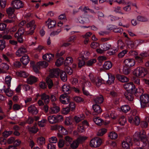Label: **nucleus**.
<instances>
[{"label":"nucleus","mask_w":149,"mask_h":149,"mask_svg":"<svg viewBox=\"0 0 149 149\" xmlns=\"http://www.w3.org/2000/svg\"><path fill=\"white\" fill-rule=\"evenodd\" d=\"M146 134V132L143 130L136 131L134 133L133 137V140L135 144L138 146H140V141L142 142V138Z\"/></svg>","instance_id":"obj_1"},{"label":"nucleus","mask_w":149,"mask_h":149,"mask_svg":"<svg viewBox=\"0 0 149 149\" xmlns=\"http://www.w3.org/2000/svg\"><path fill=\"white\" fill-rule=\"evenodd\" d=\"M26 23L25 21H22L20 22L18 24L19 29L18 31L15 34V37L17 38L19 42L22 43L23 41L22 39V35L23 34L25 30L22 27Z\"/></svg>","instance_id":"obj_2"},{"label":"nucleus","mask_w":149,"mask_h":149,"mask_svg":"<svg viewBox=\"0 0 149 149\" xmlns=\"http://www.w3.org/2000/svg\"><path fill=\"white\" fill-rule=\"evenodd\" d=\"M132 74L135 77L141 78L146 76V72L144 68L138 67L133 70Z\"/></svg>","instance_id":"obj_3"},{"label":"nucleus","mask_w":149,"mask_h":149,"mask_svg":"<svg viewBox=\"0 0 149 149\" xmlns=\"http://www.w3.org/2000/svg\"><path fill=\"white\" fill-rule=\"evenodd\" d=\"M102 141L100 138L96 137L91 139L90 141V146L92 147L97 148L101 144Z\"/></svg>","instance_id":"obj_4"},{"label":"nucleus","mask_w":149,"mask_h":149,"mask_svg":"<svg viewBox=\"0 0 149 149\" xmlns=\"http://www.w3.org/2000/svg\"><path fill=\"white\" fill-rule=\"evenodd\" d=\"M26 26L28 29L26 32V34L29 35H32L36 27L35 21L34 20L30 21L27 24Z\"/></svg>","instance_id":"obj_5"},{"label":"nucleus","mask_w":149,"mask_h":149,"mask_svg":"<svg viewBox=\"0 0 149 149\" xmlns=\"http://www.w3.org/2000/svg\"><path fill=\"white\" fill-rule=\"evenodd\" d=\"M132 144V139L129 136L122 143V146L124 149H130V146Z\"/></svg>","instance_id":"obj_6"},{"label":"nucleus","mask_w":149,"mask_h":149,"mask_svg":"<svg viewBox=\"0 0 149 149\" xmlns=\"http://www.w3.org/2000/svg\"><path fill=\"white\" fill-rule=\"evenodd\" d=\"M140 104L142 108H144L146 104L149 102V95L144 94L140 96Z\"/></svg>","instance_id":"obj_7"},{"label":"nucleus","mask_w":149,"mask_h":149,"mask_svg":"<svg viewBox=\"0 0 149 149\" xmlns=\"http://www.w3.org/2000/svg\"><path fill=\"white\" fill-rule=\"evenodd\" d=\"M49 76L51 78L57 77L59 76V74L60 72V69L58 68L51 69L49 70Z\"/></svg>","instance_id":"obj_8"},{"label":"nucleus","mask_w":149,"mask_h":149,"mask_svg":"<svg viewBox=\"0 0 149 149\" xmlns=\"http://www.w3.org/2000/svg\"><path fill=\"white\" fill-rule=\"evenodd\" d=\"M59 99L61 102L64 104H68L70 102L69 97L66 94L61 95Z\"/></svg>","instance_id":"obj_9"},{"label":"nucleus","mask_w":149,"mask_h":149,"mask_svg":"<svg viewBox=\"0 0 149 149\" xmlns=\"http://www.w3.org/2000/svg\"><path fill=\"white\" fill-rule=\"evenodd\" d=\"M124 63L125 65L128 67H132L135 64V61L132 58H127L125 60Z\"/></svg>","instance_id":"obj_10"},{"label":"nucleus","mask_w":149,"mask_h":149,"mask_svg":"<svg viewBox=\"0 0 149 149\" xmlns=\"http://www.w3.org/2000/svg\"><path fill=\"white\" fill-rule=\"evenodd\" d=\"M52 106L51 107L49 110V112L50 113L52 114L56 113L60 111L59 107L56 106L54 103H52Z\"/></svg>","instance_id":"obj_11"},{"label":"nucleus","mask_w":149,"mask_h":149,"mask_svg":"<svg viewBox=\"0 0 149 149\" xmlns=\"http://www.w3.org/2000/svg\"><path fill=\"white\" fill-rule=\"evenodd\" d=\"M13 6L17 9H18L23 7V4L22 2L19 0H15L12 3Z\"/></svg>","instance_id":"obj_12"},{"label":"nucleus","mask_w":149,"mask_h":149,"mask_svg":"<svg viewBox=\"0 0 149 149\" xmlns=\"http://www.w3.org/2000/svg\"><path fill=\"white\" fill-rule=\"evenodd\" d=\"M38 80V78L33 76H30L28 77L26 80L27 83L32 85L36 82Z\"/></svg>","instance_id":"obj_13"},{"label":"nucleus","mask_w":149,"mask_h":149,"mask_svg":"<svg viewBox=\"0 0 149 149\" xmlns=\"http://www.w3.org/2000/svg\"><path fill=\"white\" fill-rule=\"evenodd\" d=\"M9 65L6 63H2L0 64V73H4L9 69Z\"/></svg>","instance_id":"obj_14"},{"label":"nucleus","mask_w":149,"mask_h":149,"mask_svg":"<svg viewBox=\"0 0 149 149\" xmlns=\"http://www.w3.org/2000/svg\"><path fill=\"white\" fill-rule=\"evenodd\" d=\"M27 52L26 49L24 47H20L16 52V55L18 57H20Z\"/></svg>","instance_id":"obj_15"},{"label":"nucleus","mask_w":149,"mask_h":149,"mask_svg":"<svg viewBox=\"0 0 149 149\" xmlns=\"http://www.w3.org/2000/svg\"><path fill=\"white\" fill-rule=\"evenodd\" d=\"M142 140L143 146H149V132L148 134L147 137L146 135H144L142 138Z\"/></svg>","instance_id":"obj_16"},{"label":"nucleus","mask_w":149,"mask_h":149,"mask_svg":"<svg viewBox=\"0 0 149 149\" xmlns=\"http://www.w3.org/2000/svg\"><path fill=\"white\" fill-rule=\"evenodd\" d=\"M124 87L127 91H132L134 89V86L132 82L125 84L124 85Z\"/></svg>","instance_id":"obj_17"},{"label":"nucleus","mask_w":149,"mask_h":149,"mask_svg":"<svg viewBox=\"0 0 149 149\" xmlns=\"http://www.w3.org/2000/svg\"><path fill=\"white\" fill-rule=\"evenodd\" d=\"M47 26L49 29H50L55 26L56 24V22L55 20L48 19L46 22Z\"/></svg>","instance_id":"obj_18"},{"label":"nucleus","mask_w":149,"mask_h":149,"mask_svg":"<svg viewBox=\"0 0 149 149\" xmlns=\"http://www.w3.org/2000/svg\"><path fill=\"white\" fill-rule=\"evenodd\" d=\"M116 77L118 80L122 82H126L129 81L128 78L124 75L118 74L116 75Z\"/></svg>","instance_id":"obj_19"},{"label":"nucleus","mask_w":149,"mask_h":149,"mask_svg":"<svg viewBox=\"0 0 149 149\" xmlns=\"http://www.w3.org/2000/svg\"><path fill=\"white\" fill-rule=\"evenodd\" d=\"M41 99L43 100L44 103L46 104L48 103L49 102L50 97L49 95L45 93H43L41 95Z\"/></svg>","instance_id":"obj_20"},{"label":"nucleus","mask_w":149,"mask_h":149,"mask_svg":"<svg viewBox=\"0 0 149 149\" xmlns=\"http://www.w3.org/2000/svg\"><path fill=\"white\" fill-rule=\"evenodd\" d=\"M85 58L84 56L80 57L78 58V66L81 68L86 64L84 61Z\"/></svg>","instance_id":"obj_21"},{"label":"nucleus","mask_w":149,"mask_h":149,"mask_svg":"<svg viewBox=\"0 0 149 149\" xmlns=\"http://www.w3.org/2000/svg\"><path fill=\"white\" fill-rule=\"evenodd\" d=\"M94 101L96 104H101L103 102L104 99L102 96L100 95L94 98Z\"/></svg>","instance_id":"obj_22"},{"label":"nucleus","mask_w":149,"mask_h":149,"mask_svg":"<svg viewBox=\"0 0 149 149\" xmlns=\"http://www.w3.org/2000/svg\"><path fill=\"white\" fill-rule=\"evenodd\" d=\"M54 55L53 54H46L42 56L43 58L47 61L52 60L54 58Z\"/></svg>","instance_id":"obj_23"},{"label":"nucleus","mask_w":149,"mask_h":149,"mask_svg":"<svg viewBox=\"0 0 149 149\" xmlns=\"http://www.w3.org/2000/svg\"><path fill=\"white\" fill-rule=\"evenodd\" d=\"M28 111L30 113L33 114H36L38 113L36 108L33 105H31L29 107Z\"/></svg>","instance_id":"obj_24"},{"label":"nucleus","mask_w":149,"mask_h":149,"mask_svg":"<svg viewBox=\"0 0 149 149\" xmlns=\"http://www.w3.org/2000/svg\"><path fill=\"white\" fill-rule=\"evenodd\" d=\"M10 86H8L7 88L5 89L4 88L3 90L4 91V92L5 93L7 96L9 97L12 96L13 93V91L11 90L10 88Z\"/></svg>","instance_id":"obj_25"},{"label":"nucleus","mask_w":149,"mask_h":149,"mask_svg":"<svg viewBox=\"0 0 149 149\" xmlns=\"http://www.w3.org/2000/svg\"><path fill=\"white\" fill-rule=\"evenodd\" d=\"M63 91L66 94H68L70 92V87L67 84H64L62 86Z\"/></svg>","instance_id":"obj_26"},{"label":"nucleus","mask_w":149,"mask_h":149,"mask_svg":"<svg viewBox=\"0 0 149 149\" xmlns=\"http://www.w3.org/2000/svg\"><path fill=\"white\" fill-rule=\"evenodd\" d=\"M112 64L111 62L107 61L104 63L103 67L104 69L106 70H109L112 67Z\"/></svg>","instance_id":"obj_27"},{"label":"nucleus","mask_w":149,"mask_h":149,"mask_svg":"<svg viewBox=\"0 0 149 149\" xmlns=\"http://www.w3.org/2000/svg\"><path fill=\"white\" fill-rule=\"evenodd\" d=\"M81 84H82V88L83 87H84V88L85 87H89L91 85V83L88 81L86 79H84L82 80L81 81Z\"/></svg>","instance_id":"obj_28"},{"label":"nucleus","mask_w":149,"mask_h":149,"mask_svg":"<svg viewBox=\"0 0 149 149\" xmlns=\"http://www.w3.org/2000/svg\"><path fill=\"white\" fill-rule=\"evenodd\" d=\"M20 60L23 64L25 65H26L30 61L29 56L27 55L22 56Z\"/></svg>","instance_id":"obj_29"},{"label":"nucleus","mask_w":149,"mask_h":149,"mask_svg":"<svg viewBox=\"0 0 149 149\" xmlns=\"http://www.w3.org/2000/svg\"><path fill=\"white\" fill-rule=\"evenodd\" d=\"M93 108L96 114H99L102 112V109L99 105H93Z\"/></svg>","instance_id":"obj_30"},{"label":"nucleus","mask_w":149,"mask_h":149,"mask_svg":"<svg viewBox=\"0 0 149 149\" xmlns=\"http://www.w3.org/2000/svg\"><path fill=\"white\" fill-rule=\"evenodd\" d=\"M60 78L62 81L64 82L66 81L67 80L68 78L65 72L61 70L60 71Z\"/></svg>","instance_id":"obj_31"},{"label":"nucleus","mask_w":149,"mask_h":149,"mask_svg":"<svg viewBox=\"0 0 149 149\" xmlns=\"http://www.w3.org/2000/svg\"><path fill=\"white\" fill-rule=\"evenodd\" d=\"M73 62L72 58L70 56L67 57L65 60L64 64L65 66L71 65Z\"/></svg>","instance_id":"obj_32"},{"label":"nucleus","mask_w":149,"mask_h":149,"mask_svg":"<svg viewBox=\"0 0 149 149\" xmlns=\"http://www.w3.org/2000/svg\"><path fill=\"white\" fill-rule=\"evenodd\" d=\"M37 65L39 68H45L47 67L48 65V63L46 61H40L37 63Z\"/></svg>","instance_id":"obj_33"},{"label":"nucleus","mask_w":149,"mask_h":149,"mask_svg":"<svg viewBox=\"0 0 149 149\" xmlns=\"http://www.w3.org/2000/svg\"><path fill=\"white\" fill-rule=\"evenodd\" d=\"M108 136L111 139H115L117 138L118 135L115 132H111L108 134Z\"/></svg>","instance_id":"obj_34"},{"label":"nucleus","mask_w":149,"mask_h":149,"mask_svg":"<svg viewBox=\"0 0 149 149\" xmlns=\"http://www.w3.org/2000/svg\"><path fill=\"white\" fill-rule=\"evenodd\" d=\"M50 77L48 76L46 78V81L49 89L51 88L53 86V83L50 78Z\"/></svg>","instance_id":"obj_35"},{"label":"nucleus","mask_w":149,"mask_h":149,"mask_svg":"<svg viewBox=\"0 0 149 149\" xmlns=\"http://www.w3.org/2000/svg\"><path fill=\"white\" fill-rule=\"evenodd\" d=\"M86 18L84 17L80 16L75 19V21L77 23H79L81 24H84L85 22Z\"/></svg>","instance_id":"obj_36"},{"label":"nucleus","mask_w":149,"mask_h":149,"mask_svg":"<svg viewBox=\"0 0 149 149\" xmlns=\"http://www.w3.org/2000/svg\"><path fill=\"white\" fill-rule=\"evenodd\" d=\"M37 124H36L33 126L29 128V132L35 134L38 131V129L36 127Z\"/></svg>","instance_id":"obj_37"},{"label":"nucleus","mask_w":149,"mask_h":149,"mask_svg":"<svg viewBox=\"0 0 149 149\" xmlns=\"http://www.w3.org/2000/svg\"><path fill=\"white\" fill-rule=\"evenodd\" d=\"M23 89L26 91H29L30 92L32 93L33 89V87L32 86L30 87V86L27 84H24L22 85Z\"/></svg>","instance_id":"obj_38"},{"label":"nucleus","mask_w":149,"mask_h":149,"mask_svg":"<svg viewBox=\"0 0 149 149\" xmlns=\"http://www.w3.org/2000/svg\"><path fill=\"white\" fill-rule=\"evenodd\" d=\"M88 137L87 136H79L77 139V141L79 142V143H82L84 142L87 139Z\"/></svg>","instance_id":"obj_39"},{"label":"nucleus","mask_w":149,"mask_h":149,"mask_svg":"<svg viewBox=\"0 0 149 149\" xmlns=\"http://www.w3.org/2000/svg\"><path fill=\"white\" fill-rule=\"evenodd\" d=\"M108 79L107 83L109 84H111L113 83L114 82L115 78L113 75L111 74H108Z\"/></svg>","instance_id":"obj_40"},{"label":"nucleus","mask_w":149,"mask_h":149,"mask_svg":"<svg viewBox=\"0 0 149 149\" xmlns=\"http://www.w3.org/2000/svg\"><path fill=\"white\" fill-rule=\"evenodd\" d=\"M125 98L128 100L130 101H132L133 99V97L132 94L127 91L125 92L124 93Z\"/></svg>","instance_id":"obj_41"},{"label":"nucleus","mask_w":149,"mask_h":149,"mask_svg":"<svg viewBox=\"0 0 149 149\" xmlns=\"http://www.w3.org/2000/svg\"><path fill=\"white\" fill-rule=\"evenodd\" d=\"M97 62V60L95 58L92 59L87 61L86 63V65L88 66H92Z\"/></svg>","instance_id":"obj_42"},{"label":"nucleus","mask_w":149,"mask_h":149,"mask_svg":"<svg viewBox=\"0 0 149 149\" xmlns=\"http://www.w3.org/2000/svg\"><path fill=\"white\" fill-rule=\"evenodd\" d=\"M79 143L77 141V139L74 141L72 142L70 144V147L74 149L77 148L79 145Z\"/></svg>","instance_id":"obj_43"},{"label":"nucleus","mask_w":149,"mask_h":149,"mask_svg":"<svg viewBox=\"0 0 149 149\" xmlns=\"http://www.w3.org/2000/svg\"><path fill=\"white\" fill-rule=\"evenodd\" d=\"M16 74L18 76L23 77H26L28 75V74L24 71H18L16 72Z\"/></svg>","instance_id":"obj_44"},{"label":"nucleus","mask_w":149,"mask_h":149,"mask_svg":"<svg viewBox=\"0 0 149 149\" xmlns=\"http://www.w3.org/2000/svg\"><path fill=\"white\" fill-rule=\"evenodd\" d=\"M85 116L83 114L75 116L74 117V119L75 121H81L84 120Z\"/></svg>","instance_id":"obj_45"},{"label":"nucleus","mask_w":149,"mask_h":149,"mask_svg":"<svg viewBox=\"0 0 149 149\" xmlns=\"http://www.w3.org/2000/svg\"><path fill=\"white\" fill-rule=\"evenodd\" d=\"M16 17L14 15L11 17V18H9L8 19L4 20V22L6 23H13L15 21L16 19Z\"/></svg>","instance_id":"obj_46"},{"label":"nucleus","mask_w":149,"mask_h":149,"mask_svg":"<svg viewBox=\"0 0 149 149\" xmlns=\"http://www.w3.org/2000/svg\"><path fill=\"white\" fill-rule=\"evenodd\" d=\"M63 61L64 59L63 58H60L56 62L55 65L58 67L59 66L63 64Z\"/></svg>","instance_id":"obj_47"},{"label":"nucleus","mask_w":149,"mask_h":149,"mask_svg":"<svg viewBox=\"0 0 149 149\" xmlns=\"http://www.w3.org/2000/svg\"><path fill=\"white\" fill-rule=\"evenodd\" d=\"M121 109L123 112L126 113L130 110V108L128 105H125L122 106L121 107Z\"/></svg>","instance_id":"obj_48"},{"label":"nucleus","mask_w":149,"mask_h":149,"mask_svg":"<svg viewBox=\"0 0 149 149\" xmlns=\"http://www.w3.org/2000/svg\"><path fill=\"white\" fill-rule=\"evenodd\" d=\"M107 132L106 129L103 128L100 130L97 133V135L99 136H101L104 135Z\"/></svg>","instance_id":"obj_49"},{"label":"nucleus","mask_w":149,"mask_h":149,"mask_svg":"<svg viewBox=\"0 0 149 149\" xmlns=\"http://www.w3.org/2000/svg\"><path fill=\"white\" fill-rule=\"evenodd\" d=\"M37 141L40 145H42L45 143V139L43 137H38L37 139Z\"/></svg>","instance_id":"obj_50"},{"label":"nucleus","mask_w":149,"mask_h":149,"mask_svg":"<svg viewBox=\"0 0 149 149\" xmlns=\"http://www.w3.org/2000/svg\"><path fill=\"white\" fill-rule=\"evenodd\" d=\"M129 121H140V119L139 117L138 116L134 117V116H130L128 118Z\"/></svg>","instance_id":"obj_51"},{"label":"nucleus","mask_w":149,"mask_h":149,"mask_svg":"<svg viewBox=\"0 0 149 149\" xmlns=\"http://www.w3.org/2000/svg\"><path fill=\"white\" fill-rule=\"evenodd\" d=\"M111 47V45L109 44L106 43L103 44L102 47V48L103 49L104 51L109 49Z\"/></svg>","instance_id":"obj_52"},{"label":"nucleus","mask_w":149,"mask_h":149,"mask_svg":"<svg viewBox=\"0 0 149 149\" xmlns=\"http://www.w3.org/2000/svg\"><path fill=\"white\" fill-rule=\"evenodd\" d=\"M59 129V132L60 133L63 134H68V131L63 127H60Z\"/></svg>","instance_id":"obj_53"},{"label":"nucleus","mask_w":149,"mask_h":149,"mask_svg":"<svg viewBox=\"0 0 149 149\" xmlns=\"http://www.w3.org/2000/svg\"><path fill=\"white\" fill-rule=\"evenodd\" d=\"M6 47V42L3 40H0V49L3 50Z\"/></svg>","instance_id":"obj_54"},{"label":"nucleus","mask_w":149,"mask_h":149,"mask_svg":"<svg viewBox=\"0 0 149 149\" xmlns=\"http://www.w3.org/2000/svg\"><path fill=\"white\" fill-rule=\"evenodd\" d=\"M13 132L12 131H5L3 133V135L4 137L7 138Z\"/></svg>","instance_id":"obj_55"},{"label":"nucleus","mask_w":149,"mask_h":149,"mask_svg":"<svg viewBox=\"0 0 149 149\" xmlns=\"http://www.w3.org/2000/svg\"><path fill=\"white\" fill-rule=\"evenodd\" d=\"M14 10L13 8L9 7L7 9L6 12L9 16H11L13 13Z\"/></svg>","instance_id":"obj_56"},{"label":"nucleus","mask_w":149,"mask_h":149,"mask_svg":"<svg viewBox=\"0 0 149 149\" xmlns=\"http://www.w3.org/2000/svg\"><path fill=\"white\" fill-rule=\"evenodd\" d=\"M139 56H141L143 58L149 56V51L141 52Z\"/></svg>","instance_id":"obj_57"},{"label":"nucleus","mask_w":149,"mask_h":149,"mask_svg":"<svg viewBox=\"0 0 149 149\" xmlns=\"http://www.w3.org/2000/svg\"><path fill=\"white\" fill-rule=\"evenodd\" d=\"M113 11L116 13H118L121 14H123L121 11V7L120 6H117L113 8Z\"/></svg>","instance_id":"obj_58"},{"label":"nucleus","mask_w":149,"mask_h":149,"mask_svg":"<svg viewBox=\"0 0 149 149\" xmlns=\"http://www.w3.org/2000/svg\"><path fill=\"white\" fill-rule=\"evenodd\" d=\"M11 78L10 76H8L5 78V82L6 84L8 85V86L10 85Z\"/></svg>","instance_id":"obj_59"},{"label":"nucleus","mask_w":149,"mask_h":149,"mask_svg":"<svg viewBox=\"0 0 149 149\" xmlns=\"http://www.w3.org/2000/svg\"><path fill=\"white\" fill-rule=\"evenodd\" d=\"M95 80V82L93 84H94L96 85L97 86H99L101 85L102 83L101 79L97 77L96 78Z\"/></svg>","instance_id":"obj_60"},{"label":"nucleus","mask_w":149,"mask_h":149,"mask_svg":"<svg viewBox=\"0 0 149 149\" xmlns=\"http://www.w3.org/2000/svg\"><path fill=\"white\" fill-rule=\"evenodd\" d=\"M49 141L51 143H56L57 142V139L55 136H52L49 139Z\"/></svg>","instance_id":"obj_61"},{"label":"nucleus","mask_w":149,"mask_h":149,"mask_svg":"<svg viewBox=\"0 0 149 149\" xmlns=\"http://www.w3.org/2000/svg\"><path fill=\"white\" fill-rule=\"evenodd\" d=\"M127 51L126 50H124L120 52L118 54V56L120 58H121L123 57L127 53Z\"/></svg>","instance_id":"obj_62"},{"label":"nucleus","mask_w":149,"mask_h":149,"mask_svg":"<svg viewBox=\"0 0 149 149\" xmlns=\"http://www.w3.org/2000/svg\"><path fill=\"white\" fill-rule=\"evenodd\" d=\"M99 44L95 42H93L91 43V47L93 49H96L99 47Z\"/></svg>","instance_id":"obj_63"},{"label":"nucleus","mask_w":149,"mask_h":149,"mask_svg":"<svg viewBox=\"0 0 149 149\" xmlns=\"http://www.w3.org/2000/svg\"><path fill=\"white\" fill-rule=\"evenodd\" d=\"M21 108V106L17 104H15L13 105V109L15 111L19 110Z\"/></svg>","instance_id":"obj_64"}]
</instances>
